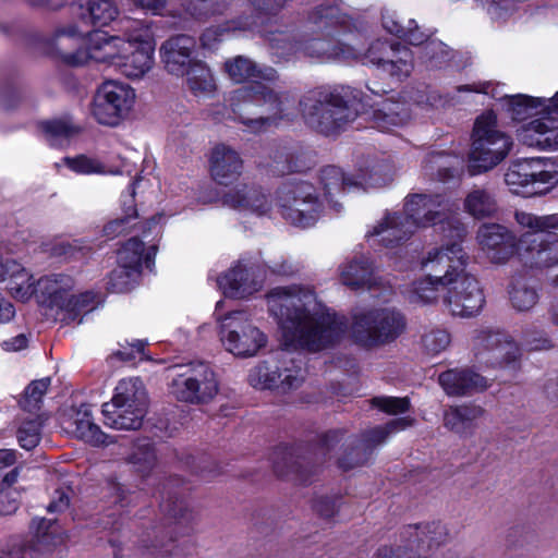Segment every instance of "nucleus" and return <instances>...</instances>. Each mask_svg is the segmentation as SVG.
Returning a JSON list of instances; mask_svg holds the SVG:
<instances>
[{
	"instance_id": "obj_19",
	"label": "nucleus",
	"mask_w": 558,
	"mask_h": 558,
	"mask_svg": "<svg viewBox=\"0 0 558 558\" xmlns=\"http://www.w3.org/2000/svg\"><path fill=\"white\" fill-rule=\"evenodd\" d=\"M472 343L475 354H488L486 361L493 365L514 367L521 356L520 348L510 336L488 328L475 330Z\"/></svg>"
},
{
	"instance_id": "obj_62",
	"label": "nucleus",
	"mask_w": 558,
	"mask_h": 558,
	"mask_svg": "<svg viewBox=\"0 0 558 558\" xmlns=\"http://www.w3.org/2000/svg\"><path fill=\"white\" fill-rule=\"evenodd\" d=\"M151 186L153 185L148 179H145L144 177H137L128 187V190L122 193V206L132 205V207L135 208L136 196L140 195L145 198V194Z\"/></svg>"
},
{
	"instance_id": "obj_40",
	"label": "nucleus",
	"mask_w": 558,
	"mask_h": 558,
	"mask_svg": "<svg viewBox=\"0 0 558 558\" xmlns=\"http://www.w3.org/2000/svg\"><path fill=\"white\" fill-rule=\"evenodd\" d=\"M155 255V246L145 248L142 241H140L137 238H132L119 251L118 264L122 265V267H129V269L136 270V272L141 274L143 262H145L147 267H150Z\"/></svg>"
},
{
	"instance_id": "obj_54",
	"label": "nucleus",
	"mask_w": 558,
	"mask_h": 558,
	"mask_svg": "<svg viewBox=\"0 0 558 558\" xmlns=\"http://www.w3.org/2000/svg\"><path fill=\"white\" fill-rule=\"evenodd\" d=\"M451 342L450 335L441 328H432L422 337L424 350L432 355L439 354L445 351Z\"/></svg>"
},
{
	"instance_id": "obj_64",
	"label": "nucleus",
	"mask_w": 558,
	"mask_h": 558,
	"mask_svg": "<svg viewBox=\"0 0 558 558\" xmlns=\"http://www.w3.org/2000/svg\"><path fill=\"white\" fill-rule=\"evenodd\" d=\"M34 524H37L36 527V538L39 544L50 546L57 545L62 541L61 536L56 534L53 529V524L50 520L38 519L33 521Z\"/></svg>"
},
{
	"instance_id": "obj_52",
	"label": "nucleus",
	"mask_w": 558,
	"mask_h": 558,
	"mask_svg": "<svg viewBox=\"0 0 558 558\" xmlns=\"http://www.w3.org/2000/svg\"><path fill=\"white\" fill-rule=\"evenodd\" d=\"M129 461L138 472L144 473L149 471L156 462V456L151 444L146 439L136 442L129 457Z\"/></svg>"
},
{
	"instance_id": "obj_32",
	"label": "nucleus",
	"mask_w": 558,
	"mask_h": 558,
	"mask_svg": "<svg viewBox=\"0 0 558 558\" xmlns=\"http://www.w3.org/2000/svg\"><path fill=\"white\" fill-rule=\"evenodd\" d=\"M447 536L446 526L433 522L405 526L400 533V542L408 544L420 553L439 546L447 539Z\"/></svg>"
},
{
	"instance_id": "obj_30",
	"label": "nucleus",
	"mask_w": 558,
	"mask_h": 558,
	"mask_svg": "<svg viewBox=\"0 0 558 558\" xmlns=\"http://www.w3.org/2000/svg\"><path fill=\"white\" fill-rule=\"evenodd\" d=\"M262 280L257 279L252 268L239 264L219 277L218 286L223 294L230 298H246L262 288Z\"/></svg>"
},
{
	"instance_id": "obj_9",
	"label": "nucleus",
	"mask_w": 558,
	"mask_h": 558,
	"mask_svg": "<svg viewBox=\"0 0 558 558\" xmlns=\"http://www.w3.org/2000/svg\"><path fill=\"white\" fill-rule=\"evenodd\" d=\"M405 329L401 313L388 307H356L351 335L361 345L373 348L395 341Z\"/></svg>"
},
{
	"instance_id": "obj_5",
	"label": "nucleus",
	"mask_w": 558,
	"mask_h": 558,
	"mask_svg": "<svg viewBox=\"0 0 558 558\" xmlns=\"http://www.w3.org/2000/svg\"><path fill=\"white\" fill-rule=\"evenodd\" d=\"M512 145L511 136L498 126L495 113L488 111L481 114L473 128L469 173L477 175L492 170L509 155Z\"/></svg>"
},
{
	"instance_id": "obj_33",
	"label": "nucleus",
	"mask_w": 558,
	"mask_h": 558,
	"mask_svg": "<svg viewBox=\"0 0 558 558\" xmlns=\"http://www.w3.org/2000/svg\"><path fill=\"white\" fill-rule=\"evenodd\" d=\"M368 117L373 126L384 132L404 125L410 120V110L405 102L387 98L377 102Z\"/></svg>"
},
{
	"instance_id": "obj_45",
	"label": "nucleus",
	"mask_w": 558,
	"mask_h": 558,
	"mask_svg": "<svg viewBox=\"0 0 558 558\" xmlns=\"http://www.w3.org/2000/svg\"><path fill=\"white\" fill-rule=\"evenodd\" d=\"M80 7L83 17L99 26L109 24L119 14L113 0H80Z\"/></svg>"
},
{
	"instance_id": "obj_3",
	"label": "nucleus",
	"mask_w": 558,
	"mask_h": 558,
	"mask_svg": "<svg viewBox=\"0 0 558 558\" xmlns=\"http://www.w3.org/2000/svg\"><path fill=\"white\" fill-rule=\"evenodd\" d=\"M90 50L93 61L113 66L124 76L137 80L154 65V34L145 22L126 20L120 35L93 32Z\"/></svg>"
},
{
	"instance_id": "obj_49",
	"label": "nucleus",
	"mask_w": 558,
	"mask_h": 558,
	"mask_svg": "<svg viewBox=\"0 0 558 558\" xmlns=\"http://www.w3.org/2000/svg\"><path fill=\"white\" fill-rule=\"evenodd\" d=\"M256 22H227L223 25L210 26L205 29L201 37L203 47L211 49L219 41L223 40L230 31L251 28Z\"/></svg>"
},
{
	"instance_id": "obj_23",
	"label": "nucleus",
	"mask_w": 558,
	"mask_h": 558,
	"mask_svg": "<svg viewBox=\"0 0 558 558\" xmlns=\"http://www.w3.org/2000/svg\"><path fill=\"white\" fill-rule=\"evenodd\" d=\"M225 205L242 213H251L258 216L266 215L271 208L268 195L260 186L242 183L222 196Z\"/></svg>"
},
{
	"instance_id": "obj_43",
	"label": "nucleus",
	"mask_w": 558,
	"mask_h": 558,
	"mask_svg": "<svg viewBox=\"0 0 558 558\" xmlns=\"http://www.w3.org/2000/svg\"><path fill=\"white\" fill-rule=\"evenodd\" d=\"M43 137L53 147H63L80 133V128L69 118L43 121L38 124Z\"/></svg>"
},
{
	"instance_id": "obj_14",
	"label": "nucleus",
	"mask_w": 558,
	"mask_h": 558,
	"mask_svg": "<svg viewBox=\"0 0 558 558\" xmlns=\"http://www.w3.org/2000/svg\"><path fill=\"white\" fill-rule=\"evenodd\" d=\"M505 182L513 194L530 196L542 194L558 184V170L544 158H524L510 163Z\"/></svg>"
},
{
	"instance_id": "obj_58",
	"label": "nucleus",
	"mask_w": 558,
	"mask_h": 558,
	"mask_svg": "<svg viewBox=\"0 0 558 558\" xmlns=\"http://www.w3.org/2000/svg\"><path fill=\"white\" fill-rule=\"evenodd\" d=\"M41 421L36 417L24 422L17 429V440L22 448L31 450L40 440Z\"/></svg>"
},
{
	"instance_id": "obj_1",
	"label": "nucleus",
	"mask_w": 558,
	"mask_h": 558,
	"mask_svg": "<svg viewBox=\"0 0 558 558\" xmlns=\"http://www.w3.org/2000/svg\"><path fill=\"white\" fill-rule=\"evenodd\" d=\"M267 305L289 348L319 351L339 341L344 333L343 319L319 302L310 287L274 288L267 294Z\"/></svg>"
},
{
	"instance_id": "obj_44",
	"label": "nucleus",
	"mask_w": 558,
	"mask_h": 558,
	"mask_svg": "<svg viewBox=\"0 0 558 558\" xmlns=\"http://www.w3.org/2000/svg\"><path fill=\"white\" fill-rule=\"evenodd\" d=\"M194 384L196 398L195 404L210 402L218 393V383L213 369L203 362H194Z\"/></svg>"
},
{
	"instance_id": "obj_55",
	"label": "nucleus",
	"mask_w": 558,
	"mask_h": 558,
	"mask_svg": "<svg viewBox=\"0 0 558 558\" xmlns=\"http://www.w3.org/2000/svg\"><path fill=\"white\" fill-rule=\"evenodd\" d=\"M141 274L136 272V270L129 269V267H122V265H118L109 279L110 289L117 293H123L131 290L134 284L137 282V279Z\"/></svg>"
},
{
	"instance_id": "obj_10",
	"label": "nucleus",
	"mask_w": 558,
	"mask_h": 558,
	"mask_svg": "<svg viewBox=\"0 0 558 558\" xmlns=\"http://www.w3.org/2000/svg\"><path fill=\"white\" fill-rule=\"evenodd\" d=\"M347 92L322 90L313 99L304 102V113L308 123L320 133L332 135L352 122L357 110L345 99Z\"/></svg>"
},
{
	"instance_id": "obj_27",
	"label": "nucleus",
	"mask_w": 558,
	"mask_h": 558,
	"mask_svg": "<svg viewBox=\"0 0 558 558\" xmlns=\"http://www.w3.org/2000/svg\"><path fill=\"white\" fill-rule=\"evenodd\" d=\"M414 231L399 213L387 214L380 221L366 233L372 245L383 244L387 247L395 246L409 239Z\"/></svg>"
},
{
	"instance_id": "obj_25",
	"label": "nucleus",
	"mask_w": 558,
	"mask_h": 558,
	"mask_svg": "<svg viewBox=\"0 0 558 558\" xmlns=\"http://www.w3.org/2000/svg\"><path fill=\"white\" fill-rule=\"evenodd\" d=\"M209 169L213 179L220 185L234 183L243 172L240 154L226 144H217L210 153Z\"/></svg>"
},
{
	"instance_id": "obj_6",
	"label": "nucleus",
	"mask_w": 558,
	"mask_h": 558,
	"mask_svg": "<svg viewBox=\"0 0 558 558\" xmlns=\"http://www.w3.org/2000/svg\"><path fill=\"white\" fill-rule=\"evenodd\" d=\"M38 298L49 306L56 308L61 320L70 324H81L83 316L92 312L97 305V295L93 291H75L74 279L65 274H50L37 281Z\"/></svg>"
},
{
	"instance_id": "obj_24",
	"label": "nucleus",
	"mask_w": 558,
	"mask_h": 558,
	"mask_svg": "<svg viewBox=\"0 0 558 558\" xmlns=\"http://www.w3.org/2000/svg\"><path fill=\"white\" fill-rule=\"evenodd\" d=\"M62 428L68 434L92 446H101L108 442V436L94 423L88 404H82L64 416Z\"/></svg>"
},
{
	"instance_id": "obj_38",
	"label": "nucleus",
	"mask_w": 558,
	"mask_h": 558,
	"mask_svg": "<svg viewBox=\"0 0 558 558\" xmlns=\"http://www.w3.org/2000/svg\"><path fill=\"white\" fill-rule=\"evenodd\" d=\"M186 86L189 90L197 98H210L217 90L216 78L211 70L203 61L194 63L186 73Z\"/></svg>"
},
{
	"instance_id": "obj_46",
	"label": "nucleus",
	"mask_w": 558,
	"mask_h": 558,
	"mask_svg": "<svg viewBox=\"0 0 558 558\" xmlns=\"http://www.w3.org/2000/svg\"><path fill=\"white\" fill-rule=\"evenodd\" d=\"M61 162L71 171L82 175H118L122 171L120 169L109 168L100 159L87 155H78L75 157H64Z\"/></svg>"
},
{
	"instance_id": "obj_28",
	"label": "nucleus",
	"mask_w": 558,
	"mask_h": 558,
	"mask_svg": "<svg viewBox=\"0 0 558 558\" xmlns=\"http://www.w3.org/2000/svg\"><path fill=\"white\" fill-rule=\"evenodd\" d=\"M439 385L449 396L482 392L489 387L488 380L470 368L449 369L439 375Z\"/></svg>"
},
{
	"instance_id": "obj_31",
	"label": "nucleus",
	"mask_w": 558,
	"mask_h": 558,
	"mask_svg": "<svg viewBox=\"0 0 558 558\" xmlns=\"http://www.w3.org/2000/svg\"><path fill=\"white\" fill-rule=\"evenodd\" d=\"M8 279L10 292L16 300L27 301L35 292L38 293L33 276L21 264L0 254V281Z\"/></svg>"
},
{
	"instance_id": "obj_2",
	"label": "nucleus",
	"mask_w": 558,
	"mask_h": 558,
	"mask_svg": "<svg viewBox=\"0 0 558 558\" xmlns=\"http://www.w3.org/2000/svg\"><path fill=\"white\" fill-rule=\"evenodd\" d=\"M225 71L234 83L250 82L231 95L232 111L244 131L260 134L282 118L284 106L279 94L269 85L277 80L270 66H258L253 60L238 56L225 62Z\"/></svg>"
},
{
	"instance_id": "obj_57",
	"label": "nucleus",
	"mask_w": 558,
	"mask_h": 558,
	"mask_svg": "<svg viewBox=\"0 0 558 558\" xmlns=\"http://www.w3.org/2000/svg\"><path fill=\"white\" fill-rule=\"evenodd\" d=\"M16 477L17 472L13 470L1 481L0 485L4 487L0 490V514H11L17 509L16 493L10 489V486L16 482Z\"/></svg>"
},
{
	"instance_id": "obj_34",
	"label": "nucleus",
	"mask_w": 558,
	"mask_h": 558,
	"mask_svg": "<svg viewBox=\"0 0 558 558\" xmlns=\"http://www.w3.org/2000/svg\"><path fill=\"white\" fill-rule=\"evenodd\" d=\"M147 409L114 404L106 402L102 405L105 424L111 428L120 430L138 429L146 415Z\"/></svg>"
},
{
	"instance_id": "obj_7",
	"label": "nucleus",
	"mask_w": 558,
	"mask_h": 558,
	"mask_svg": "<svg viewBox=\"0 0 558 558\" xmlns=\"http://www.w3.org/2000/svg\"><path fill=\"white\" fill-rule=\"evenodd\" d=\"M451 207L442 195L413 194L407 197L401 215L414 232L420 228L435 227L461 243L466 228L458 215L451 214Z\"/></svg>"
},
{
	"instance_id": "obj_48",
	"label": "nucleus",
	"mask_w": 558,
	"mask_h": 558,
	"mask_svg": "<svg viewBox=\"0 0 558 558\" xmlns=\"http://www.w3.org/2000/svg\"><path fill=\"white\" fill-rule=\"evenodd\" d=\"M537 290L524 280H517L509 290V300L518 312H529L538 302Z\"/></svg>"
},
{
	"instance_id": "obj_59",
	"label": "nucleus",
	"mask_w": 558,
	"mask_h": 558,
	"mask_svg": "<svg viewBox=\"0 0 558 558\" xmlns=\"http://www.w3.org/2000/svg\"><path fill=\"white\" fill-rule=\"evenodd\" d=\"M226 3L227 0H186L185 9L191 15L202 17L219 12Z\"/></svg>"
},
{
	"instance_id": "obj_53",
	"label": "nucleus",
	"mask_w": 558,
	"mask_h": 558,
	"mask_svg": "<svg viewBox=\"0 0 558 558\" xmlns=\"http://www.w3.org/2000/svg\"><path fill=\"white\" fill-rule=\"evenodd\" d=\"M414 418L410 416L398 417L391 420L384 426H378L371 429L367 433V441L371 444H380L383 442L389 435L401 432L411 427L414 424Z\"/></svg>"
},
{
	"instance_id": "obj_42",
	"label": "nucleus",
	"mask_w": 558,
	"mask_h": 558,
	"mask_svg": "<svg viewBox=\"0 0 558 558\" xmlns=\"http://www.w3.org/2000/svg\"><path fill=\"white\" fill-rule=\"evenodd\" d=\"M171 371L173 373L169 384L171 396L178 401L195 404L194 399L197 395L193 390L195 379L194 362L185 365H175Z\"/></svg>"
},
{
	"instance_id": "obj_11",
	"label": "nucleus",
	"mask_w": 558,
	"mask_h": 558,
	"mask_svg": "<svg viewBox=\"0 0 558 558\" xmlns=\"http://www.w3.org/2000/svg\"><path fill=\"white\" fill-rule=\"evenodd\" d=\"M469 255L463 248L461 263H452L450 283L442 295L445 307L459 317H474L485 305L483 289L474 275L466 270Z\"/></svg>"
},
{
	"instance_id": "obj_12",
	"label": "nucleus",
	"mask_w": 558,
	"mask_h": 558,
	"mask_svg": "<svg viewBox=\"0 0 558 558\" xmlns=\"http://www.w3.org/2000/svg\"><path fill=\"white\" fill-rule=\"evenodd\" d=\"M383 26L388 33L404 38L411 45H423L418 60L427 69L444 68L452 58V51L448 46L430 38V31H421L415 20L409 19L405 23L396 11L386 10L383 13Z\"/></svg>"
},
{
	"instance_id": "obj_17",
	"label": "nucleus",
	"mask_w": 558,
	"mask_h": 558,
	"mask_svg": "<svg viewBox=\"0 0 558 558\" xmlns=\"http://www.w3.org/2000/svg\"><path fill=\"white\" fill-rule=\"evenodd\" d=\"M305 378L301 361L282 353L277 362H263L251 369L250 384L258 389H280L286 392L300 387Z\"/></svg>"
},
{
	"instance_id": "obj_16",
	"label": "nucleus",
	"mask_w": 558,
	"mask_h": 558,
	"mask_svg": "<svg viewBox=\"0 0 558 558\" xmlns=\"http://www.w3.org/2000/svg\"><path fill=\"white\" fill-rule=\"evenodd\" d=\"M135 98V90L129 84L106 81L94 95L90 114L99 124L117 126L129 116Z\"/></svg>"
},
{
	"instance_id": "obj_4",
	"label": "nucleus",
	"mask_w": 558,
	"mask_h": 558,
	"mask_svg": "<svg viewBox=\"0 0 558 558\" xmlns=\"http://www.w3.org/2000/svg\"><path fill=\"white\" fill-rule=\"evenodd\" d=\"M463 246L452 241L429 248L421 259L424 277L412 284L410 300L417 304H432L438 301L440 292L447 291L450 283L452 263H461Z\"/></svg>"
},
{
	"instance_id": "obj_35",
	"label": "nucleus",
	"mask_w": 558,
	"mask_h": 558,
	"mask_svg": "<svg viewBox=\"0 0 558 558\" xmlns=\"http://www.w3.org/2000/svg\"><path fill=\"white\" fill-rule=\"evenodd\" d=\"M311 21L317 31L327 36L341 35L351 31L349 16L340 11L338 7L318 8L312 15Z\"/></svg>"
},
{
	"instance_id": "obj_51",
	"label": "nucleus",
	"mask_w": 558,
	"mask_h": 558,
	"mask_svg": "<svg viewBox=\"0 0 558 558\" xmlns=\"http://www.w3.org/2000/svg\"><path fill=\"white\" fill-rule=\"evenodd\" d=\"M393 179V172L387 165H376L368 173H361L356 179L357 186L364 190L381 187L389 184Z\"/></svg>"
},
{
	"instance_id": "obj_18",
	"label": "nucleus",
	"mask_w": 558,
	"mask_h": 558,
	"mask_svg": "<svg viewBox=\"0 0 558 558\" xmlns=\"http://www.w3.org/2000/svg\"><path fill=\"white\" fill-rule=\"evenodd\" d=\"M364 59L365 63L375 65L383 73L399 81L410 76L414 69L413 52L399 43L376 40L365 52Z\"/></svg>"
},
{
	"instance_id": "obj_56",
	"label": "nucleus",
	"mask_w": 558,
	"mask_h": 558,
	"mask_svg": "<svg viewBox=\"0 0 558 558\" xmlns=\"http://www.w3.org/2000/svg\"><path fill=\"white\" fill-rule=\"evenodd\" d=\"M50 386V378L34 380L25 389L22 407L28 412L39 409V403Z\"/></svg>"
},
{
	"instance_id": "obj_20",
	"label": "nucleus",
	"mask_w": 558,
	"mask_h": 558,
	"mask_svg": "<svg viewBox=\"0 0 558 558\" xmlns=\"http://www.w3.org/2000/svg\"><path fill=\"white\" fill-rule=\"evenodd\" d=\"M476 243L494 264H506L517 252V239L506 227L483 223L476 231Z\"/></svg>"
},
{
	"instance_id": "obj_21",
	"label": "nucleus",
	"mask_w": 558,
	"mask_h": 558,
	"mask_svg": "<svg viewBox=\"0 0 558 558\" xmlns=\"http://www.w3.org/2000/svg\"><path fill=\"white\" fill-rule=\"evenodd\" d=\"M84 41L83 32L74 25H68L56 29L50 38V46L64 63L80 66L86 64L89 60L93 61L90 36H88L86 41V49H81Z\"/></svg>"
},
{
	"instance_id": "obj_22",
	"label": "nucleus",
	"mask_w": 558,
	"mask_h": 558,
	"mask_svg": "<svg viewBox=\"0 0 558 558\" xmlns=\"http://www.w3.org/2000/svg\"><path fill=\"white\" fill-rule=\"evenodd\" d=\"M196 43L193 37L179 35L169 38L160 47L161 60L166 70L175 76H182L199 60L194 56Z\"/></svg>"
},
{
	"instance_id": "obj_15",
	"label": "nucleus",
	"mask_w": 558,
	"mask_h": 558,
	"mask_svg": "<svg viewBox=\"0 0 558 558\" xmlns=\"http://www.w3.org/2000/svg\"><path fill=\"white\" fill-rule=\"evenodd\" d=\"M218 323L222 347L235 356H253L267 343L266 335L244 311H234L219 317Z\"/></svg>"
},
{
	"instance_id": "obj_50",
	"label": "nucleus",
	"mask_w": 558,
	"mask_h": 558,
	"mask_svg": "<svg viewBox=\"0 0 558 558\" xmlns=\"http://www.w3.org/2000/svg\"><path fill=\"white\" fill-rule=\"evenodd\" d=\"M305 50L310 56L317 58H335L339 56L345 58H357L360 56L357 52L350 51L349 48L344 47L342 44L340 46H335L325 39L311 40L306 45Z\"/></svg>"
},
{
	"instance_id": "obj_26",
	"label": "nucleus",
	"mask_w": 558,
	"mask_h": 558,
	"mask_svg": "<svg viewBox=\"0 0 558 558\" xmlns=\"http://www.w3.org/2000/svg\"><path fill=\"white\" fill-rule=\"evenodd\" d=\"M545 116L521 125L517 131L518 138L529 147L558 150V122Z\"/></svg>"
},
{
	"instance_id": "obj_63",
	"label": "nucleus",
	"mask_w": 558,
	"mask_h": 558,
	"mask_svg": "<svg viewBox=\"0 0 558 558\" xmlns=\"http://www.w3.org/2000/svg\"><path fill=\"white\" fill-rule=\"evenodd\" d=\"M374 558H422L420 553L414 548L410 547L405 543H401L396 546H381L379 547Z\"/></svg>"
},
{
	"instance_id": "obj_47",
	"label": "nucleus",
	"mask_w": 558,
	"mask_h": 558,
	"mask_svg": "<svg viewBox=\"0 0 558 558\" xmlns=\"http://www.w3.org/2000/svg\"><path fill=\"white\" fill-rule=\"evenodd\" d=\"M508 110L515 120H523L532 114H546L545 109H549L547 98L530 97L526 95L510 96L507 100Z\"/></svg>"
},
{
	"instance_id": "obj_36",
	"label": "nucleus",
	"mask_w": 558,
	"mask_h": 558,
	"mask_svg": "<svg viewBox=\"0 0 558 558\" xmlns=\"http://www.w3.org/2000/svg\"><path fill=\"white\" fill-rule=\"evenodd\" d=\"M110 402L126 407L147 409L148 398L144 383L137 377L121 379L116 388Z\"/></svg>"
},
{
	"instance_id": "obj_41",
	"label": "nucleus",
	"mask_w": 558,
	"mask_h": 558,
	"mask_svg": "<svg viewBox=\"0 0 558 558\" xmlns=\"http://www.w3.org/2000/svg\"><path fill=\"white\" fill-rule=\"evenodd\" d=\"M463 209L475 219H484L497 211V202L489 190L475 186L466 193Z\"/></svg>"
},
{
	"instance_id": "obj_29",
	"label": "nucleus",
	"mask_w": 558,
	"mask_h": 558,
	"mask_svg": "<svg viewBox=\"0 0 558 558\" xmlns=\"http://www.w3.org/2000/svg\"><path fill=\"white\" fill-rule=\"evenodd\" d=\"M340 280L350 289H372L380 284V277L377 275L372 262L365 256H354L341 264Z\"/></svg>"
},
{
	"instance_id": "obj_8",
	"label": "nucleus",
	"mask_w": 558,
	"mask_h": 558,
	"mask_svg": "<svg viewBox=\"0 0 558 558\" xmlns=\"http://www.w3.org/2000/svg\"><path fill=\"white\" fill-rule=\"evenodd\" d=\"M517 223L529 230L518 242L525 263L534 267H551L558 264V238L554 234L539 235L558 229V214L536 216L524 210L514 214Z\"/></svg>"
},
{
	"instance_id": "obj_39",
	"label": "nucleus",
	"mask_w": 558,
	"mask_h": 558,
	"mask_svg": "<svg viewBox=\"0 0 558 558\" xmlns=\"http://www.w3.org/2000/svg\"><path fill=\"white\" fill-rule=\"evenodd\" d=\"M484 414V409L476 404L452 407L445 412L444 424L457 434H466Z\"/></svg>"
},
{
	"instance_id": "obj_13",
	"label": "nucleus",
	"mask_w": 558,
	"mask_h": 558,
	"mask_svg": "<svg viewBox=\"0 0 558 558\" xmlns=\"http://www.w3.org/2000/svg\"><path fill=\"white\" fill-rule=\"evenodd\" d=\"M277 202L282 216L292 225L307 228L320 217L324 205L312 183L289 181L277 192Z\"/></svg>"
},
{
	"instance_id": "obj_37",
	"label": "nucleus",
	"mask_w": 558,
	"mask_h": 558,
	"mask_svg": "<svg viewBox=\"0 0 558 558\" xmlns=\"http://www.w3.org/2000/svg\"><path fill=\"white\" fill-rule=\"evenodd\" d=\"M320 184L323 185L326 199L332 205L336 211H339L341 206L338 202H333V197L351 187L357 186L356 179L347 177L343 171L336 166H328L322 170Z\"/></svg>"
},
{
	"instance_id": "obj_60",
	"label": "nucleus",
	"mask_w": 558,
	"mask_h": 558,
	"mask_svg": "<svg viewBox=\"0 0 558 558\" xmlns=\"http://www.w3.org/2000/svg\"><path fill=\"white\" fill-rule=\"evenodd\" d=\"M123 211L124 216L122 218L113 219L104 227L106 236L112 239L122 234L129 228L131 220L137 216L136 208H133L132 205L123 206Z\"/></svg>"
},
{
	"instance_id": "obj_61",
	"label": "nucleus",
	"mask_w": 558,
	"mask_h": 558,
	"mask_svg": "<svg viewBox=\"0 0 558 558\" xmlns=\"http://www.w3.org/2000/svg\"><path fill=\"white\" fill-rule=\"evenodd\" d=\"M373 404L390 415H397L409 410L410 400L407 397H377L373 399Z\"/></svg>"
}]
</instances>
